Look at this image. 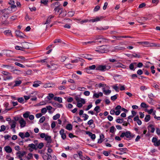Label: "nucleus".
I'll use <instances>...</instances> for the list:
<instances>
[{
    "mask_svg": "<svg viewBox=\"0 0 160 160\" xmlns=\"http://www.w3.org/2000/svg\"><path fill=\"white\" fill-rule=\"evenodd\" d=\"M109 87L108 86H107L105 87H103L102 88V90L103 92L106 95H108L111 92Z\"/></svg>",
    "mask_w": 160,
    "mask_h": 160,
    "instance_id": "obj_1",
    "label": "nucleus"
},
{
    "mask_svg": "<svg viewBox=\"0 0 160 160\" xmlns=\"http://www.w3.org/2000/svg\"><path fill=\"white\" fill-rule=\"evenodd\" d=\"M9 124L10 125V128L14 132H15V129L16 126V122L14 120H12L8 122Z\"/></svg>",
    "mask_w": 160,
    "mask_h": 160,
    "instance_id": "obj_2",
    "label": "nucleus"
},
{
    "mask_svg": "<svg viewBox=\"0 0 160 160\" xmlns=\"http://www.w3.org/2000/svg\"><path fill=\"white\" fill-rule=\"evenodd\" d=\"M1 72L3 75L7 76V77L6 78V79L7 80L11 79L12 78V77L11 76V73L7 71L2 70L1 71Z\"/></svg>",
    "mask_w": 160,
    "mask_h": 160,
    "instance_id": "obj_3",
    "label": "nucleus"
},
{
    "mask_svg": "<svg viewBox=\"0 0 160 160\" xmlns=\"http://www.w3.org/2000/svg\"><path fill=\"white\" fill-rule=\"evenodd\" d=\"M26 153V152L25 151H23L22 152L19 151L16 153L17 158H22L25 155Z\"/></svg>",
    "mask_w": 160,
    "mask_h": 160,
    "instance_id": "obj_4",
    "label": "nucleus"
},
{
    "mask_svg": "<svg viewBox=\"0 0 160 160\" xmlns=\"http://www.w3.org/2000/svg\"><path fill=\"white\" fill-rule=\"evenodd\" d=\"M2 67L6 68L8 69H9L11 72H13L14 71H15V70H16V69L14 67L12 66L11 65H3L2 66Z\"/></svg>",
    "mask_w": 160,
    "mask_h": 160,
    "instance_id": "obj_5",
    "label": "nucleus"
},
{
    "mask_svg": "<svg viewBox=\"0 0 160 160\" xmlns=\"http://www.w3.org/2000/svg\"><path fill=\"white\" fill-rule=\"evenodd\" d=\"M19 136L22 139L25 138H28L30 136V134L28 132H26L24 134V132H20L18 134Z\"/></svg>",
    "mask_w": 160,
    "mask_h": 160,
    "instance_id": "obj_6",
    "label": "nucleus"
},
{
    "mask_svg": "<svg viewBox=\"0 0 160 160\" xmlns=\"http://www.w3.org/2000/svg\"><path fill=\"white\" fill-rule=\"evenodd\" d=\"M96 69L102 71H105L106 70V66L105 65H101L97 66Z\"/></svg>",
    "mask_w": 160,
    "mask_h": 160,
    "instance_id": "obj_7",
    "label": "nucleus"
},
{
    "mask_svg": "<svg viewBox=\"0 0 160 160\" xmlns=\"http://www.w3.org/2000/svg\"><path fill=\"white\" fill-rule=\"evenodd\" d=\"M143 46L146 47H156L157 44L154 43H151L148 42H144Z\"/></svg>",
    "mask_w": 160,
    "mask_h": 160,
    "instance_id": "obj_8",
    "label": "nucleus"
},
{
    "mask_svg": "<svg viewBox=\"0 0 160 160\" xmlns=\"http://www.w3.org/2000/svg\"><path fill=\"white\" fill-rule=\"evenodd\" d=\"M47 66L51 70H52L56 69L57 67V66L56 64H52V63H50V65L47 64Z\"/></svg>",
    "mask_w": 160,
    "mask_h": 160,
    "instance_id": "obj_9",
    "label": "nucleus"
},
{
    "mask_svg": "<svg viewBox=\"0 0 160 160\" xmlns=\"http://www.w3.org/2000/svg\"><path fill=\"white\" fill-rule=\"evenodd\" d=\"M19 122L20 124L21 128H24L26 126V121L23 118H21L19 121Z\"/></svg>",
    "mask_w": 160,
    "mask_h": 160,
    "instance_id": "obj_10",
    "label": "nucleus"
},
{
    "mask_svg": "<svg viewBox=\"0 0 160 160\" xmlns=\"http://www.w3.org/2000/svg\"><path fill=\"white\" fill-rule=\"evenodd\" d=\"M86 133L88 135L92 140L94 141L95 139L96 138V135L95 134H93L92 133L89 131H86Z\"/></svg>",
    "mask_w": 160,
    "mask_h": 160,
    "instance_id": "obj_11",
    "label": "nucleus"
},
{
    "mask_svg": "<svg viewBox=\"0 0 160 160\" xmlns=\"http://www.w3.org/2000/svg\"><path fill=\"white\" fill-rule=\"evenodd\" d=\"M105 46H101L98 49L96 50L95 51L99 53H103L105 52L106 50H105Z\"/></svg>",
    "mask_w": 160,
    "mask_h": 160,
    "instance_id": "obj_12",
    "label": "nucleus"
},
{
    "mask_svg": "<svg viewBox=\"0 0 160 160\" xmlns=\"http://www.w3.org/2000/svg\"><path fill=\"white\" fill-rule=\"evenodd\" d=\"M15 33L17 36L21 38H24L25 36L24 34L22 32L19 30L16 31Z\"/></svg>",
    "mask_w": 160,
    "mask_h": 160,
    "instance_id": "obj_13",
    "label": "nucleus"
},
{
    "mask_svg": "<svg viewBox=\"0 0 160 160\" xmlns=\"http://www.w3.org/2000/svg\"><path fill=\"white\" fill-rule=\"evenodd\" d=\"M137 66V63L136 62H133L131 63L129 65V68L130 69L134 71L135 70V68H136Z\"/></svg>",
    "mask_w": 160,
    "mask_h": 160,
    "instance_id": "obj_14",
    "label": "nucleus"
},
{
    "mask_svg": "<svg viewBox=\"0 0 160 160\" xmlns=\"http://www.w3.org/2000/svg\"><path fill=\"white\" fill-rule=\"evenodd\" d=\"M59 133L61 135L62 138L64 140L66 137V134L64 133V130L63 129H62L59 132Z\"/></svg>",
    "mask_w": 160,
    "mask_h": 160,
    "instance_id": "obj_15",
    "label": "nucleus"
},
{
    "mask_svg": "<svg viewBox=\"0 0 160 160\" xmlns=\"http://www.w3.org/2000/svg\"><path fill=\"white\" fill-rule=\"evenodd\" d=\"M49 103H51L54 107L57 108H62V104L58 103H56L53 102H50Z\"/></svg>",
    "mask_w": 160,
    "mask_h": 160,
    "instance_id": "obj_16",
    "label": "nucleus"
},
{
    "mask_svg": "<svg viewBox=\"0 0 160 160\" xmlns=\"http://www.w3.org/2000/svg\"><path fill=\"white\" fill-rule=\"evenodd\" d=\"M114 49L112 50V52L117 51L119 50H123L125 48L120 46H116L114 47Z\"/></svg>",
    "mask_w": 160,
    "mask_h": 160,
    "instance_id": "obj_17",
    "label": "nucleus"
},
{
    "mask_svg": "<svg viewBox=\"0 0 160 160\" xmlns=\"http://www.w3.org/2000/svg\"><path fill=\"white\" fill-rule=\"evenodd\" d=\"M84 60L82 58H78L75 60H72L71 61V63H76L78 62V61H80L82 62H83L84 61Z\"/></svg>",
    "mask_w": 160,
    "mask_h": 160,
    "instance_id": "obj_18",
    "label": "nucleus"
},
{
    "mask_svg": "<svg viewBox=\"0 0 160 160\" xmlns=\"http://www.w3.org/2000/svg\"><path fill=\"white\" fill-rule=\"evenodd\" d=\"M38 92H32V93H30V95H29V96H24V99L26 100H28L30 98V97H31L32 96L31 95L32 94V95H33H33H37L38 94Z\"/></svg>",
    "mask_w": 160,
    "mask_h": 160,
    "instance_id": "obj_19",
    "label": "nucleus"
},
{
    "mask_svg": "<svg viewBox=\"0 0 160 160\" xmlns=\"http://www.w3.org/2000/svg\"><path fill=\"white\" fill-rule=\"evenodd\" d=\"M4 150L7 153H10L12 152V148L8 146H7L4 147Z\"/></svg>",
    "mask_w": 160,
    "mask_h": 160,
    "instance_id": "obj_20",
    "label": "nucleus"
},
{
    "mask_svg": "<svg viewBox=\"0 0 160 160\" xmlns=\"http://www.w3.org/2000/svg\"><path fill=\"white\" fill-rule=\"evenodd\" d=\"M103 96V93L101 92H99L98 93H94L93 94V98H98L100 96L102 97Z\"/></svg>",
    "mask_w": 160,
    "mask_h": 160,
    "instance_id": "obj_21",
    "label": "nucleus"
},
{
    "mask_svg": "<svg viewBox=\"0 0 160 160\" xmlns=\"http://www.w3.org/2000/svg\"><path fill=\"white\" fill-rule=\"evenodd\" d=\"M95 39L96 40H98V42H104L105 40V39L103 38L101 36H97L96 37Z\"/></svg>",
    "mask_w": 160,
    "mask_h": 160,
    "instance_id": "obj_22",
    "label": "nucleus"
},
{
    "mask_svg": "<svg viewBox=\"0 0 160 160\" xmlns=\"http://www.w3.org/2000/svg\"><path fill=\"white\" fill-rule=\"evenodd\" d=\"M45 140L47 141L48 143H50L52 141L51 137L48 135H46L45 138Z\"/></svg>",
    "mask_w": 160,
    "mask_h": 160,
    "instance_id": "obj_23",
    "label": "nucleus"
},
{
    "mask_svg": "<svg viewBox=\"0 0 160 160\" xmlns=\"http://www.w3.org/2000/svg\"><path fill=\"white\" fill-rule=\"evenodd\" d=\"M83 58L88 59V60H91L93 59L92 56L88 54H84L83 55Z\"/></svg>",
    "mask_w": 160,
    "mask_h": 160,
    "instance_id": "obj_24",
    "label": "nucleus"
},
{
    "mask_svg": "<svg viewBox=\"0 0 160 160\" xmlns=\"http://www.w3.org/2000/svg\"><path fill=\"white\" fill-rule=\"evenodd\" d=\"M41 84V82L40 81H38L37 82H34L32 85V86L34 87L37 88L40 86V85Z\"/></svg>",
    "mask_w": 160,
    "mask_h": 160,
    "instance_id": "obj_25",
    "label": "nucleus"
},
{
    "mask_svg": "<svg viewBox=\"0 0 160 160\" xmlns=\"http://www.w3.org/2000/svg\"><path fill=\"white\" fill-rule=\"evenodd\" d=\"M118 149L122 153V154L126 153V152L128 151V150L126 148H120Z\"/></svg>",
    "mask_w": 160,
    "mask_h": 160,
    "instance_id": "obj_26",
    "label": "nucleus"
},
{
    "mask_svg": "<svg viewBox=\"0 0 160 160\" xmlns=\"http://www.w3.org/2000/svg\"><path fill=\"white\" fill-rule=\"evenodd\" d=\"M53 99L55 101H57L60 103L62 102V98L61 97H54Z\"/></svg>",
    "mask_w": 160,
    "mask_h": 160,
    "instance_id": "obj_27",
    "label": "nucleus"
},
{
    "mask_svg": "<svg viewBox=\"0 0 160 160\" xmlns=\"http://www.w3.org/2000/svg\"><path fill=\"white\" fill-rule=\"evenodd\" d=\"M15 84L13 85L14 87H16L19 86L21 83L22 81L21 80H16L14 81Z\"/></svg>",
    "mask_w": 160,
    "mask_h": 160,
    "instance_id": "obj_28",
    "label": "nucleus"
},
{
    "mask_svg": "<svg viewBox=\"0 0 160 160\" xmlns=\"http://www.w3.org/2000/svg\"><path fill=\"white\" fill-rule=\"evenodd\" d=\"M101 18L98 17H97L96 18L93 19H92L90 20V21L92 22H98L101 20Z\"/></svg>",
    "mask_w": 160,
    "mask_h": 160,
    "instance_id": "obj_29",
    "label": "nucleus"
},
{
    "mask_svg": "<svg viewBox=\"0 0 160 160\" xmlns=\"http://www.w3.org/2000/svg\"><path fill=\"white\" fill-rule=\"evenodd\" d=\"M54 96V95L53 93H49L47 97V98L48 100H50L53 98Z\"/></svg>",
    "mask_w": 160,
    "mask_h": 160,
    "instance_id": "obj_30",
    "label": "nucleus"
},
{
    "mask_svg": "<svg viewBox=\"0 0 160 160\" xmlns=\"http://www.w3.org/2000/svg\"><path fill=\"white\" fill-rule=\"evenodd\" d=\"M11 31L9 30H7L5 31L3 33L4 34L7 36H10L12 35Z\"/></svg>",
    "mask_w": 160,
    "mask_h": 160,
    "instance_id": "obj_31",
    "label": "nucleus"
},
{
    "mask_svg": "<svg viewBox=\"0 0 160 160\" xmlns=\"http://www.w3.org/2000/svg\"><path fill=\"white\" fill-rule=\"evenodd\" d=\"M52 18H53L52 16H50L49 17H48L47 18V20L46 21V22L45 23H43V24L45 25L46 24H47L50 23L51 21V19Z\"/></svg>",
    "mask_w": 160,
    "mask_h": 160,
    "instance_id": "obj_32",
    "label": "nucleus"
},
{
    "mask_svg": "<svg viewBox=\"0 0 160 160\" xmlns=\"http://www.w3.org/2000/svg\"><path fill=\"white\" fill-rule=\"evenodd\" d=\"M30 112L28 111H27L23 114V117L24 118H26L28 117Z\"/></svg>",
    "mask_w": 160,
    "mask_h": 160,
    "instance_id": "obj_33",
    "label": "nucleus"
},
{
    "mask_svg": "<svg viewBox=\"0 0 160 160\" xmlns=\"http://www.w3.org/2000/svg\"><path fill=\"white\" fill-rule=\"evenodd\" d=\"M148 129L150 132L152 133L154 132L155 131V128L152 126V125H150L148 126Z\"/></svg>",
    "mask_w": 160,
    "mask_h": 160,
    "instance_id": "obj_34",
    "label": "nucleus"
},
{
    "mask_svg": "<svg viewBox=\"0 0 160 160\" xmlns=\"http://www.w3.org/2000/svg\"><path fill=\"white\" fill-rule=\"evenodd\" d=\"M60 115L58 113L57 114L55 115L52 118L54 120H56L57 119L59 118L60 117Z\"/></svg>",
    "mask_w": 160,
    "mask_h": 160,
    "instance_id": "obj_35",
    "label": "nucleus"
},
{
    "mask_svg": "<svg viewBox=\"0 0 160 160\" xmlns=\"http://www.w3.org/2000/svg\"><path fill=\"white\" fill-rule=\"evenodd\" d=\"M75 14V12L73 11H69L68 13V17H72Z\"/></svg>",
    "mask_w": 160,
    "mask_h": 160,
    "instance_id": "obj_36",
    "label": "nucleus"
},
{
    "mask_svg": "<svg viewBox=\"0 0 160 160\" xmlns=\"http://www.w3.org/2000/svg\"><path fill=\"white\" fill-rule=\"evenodd\" d=\"M72 126L70 124H68L66 126V128L68 130H71L72 129Z\"/></svg>",
    "mask_w": 160,
    "mask_h": 160,
    "instance_id": "obj_37",
    "label": "nucleus"
},
{
    "mask_svg": "<svg viewBox=\"0 0 160 160\" xmlns=\"http://www.w3.org/2000/svg\"><path fill=\"white\" fill-rule=\"evenodd\" d=\"M66 68L68 69H71L72 68L74 67V65L71 64H68L65 65Z\"/></svg>",
    "mask_w": 160,
    "mask_h": 160,
    "instance_id": "obj_38",
    "label": "nucleus"
},
{
    "mask_svg": "<svg viewBox=\"0 0 160 160\" xmlns=\"http://www.w3.org/2000/svg\"><path fill=\"white\" fill-rule=\"evenodd\" d=\"M150 119V116L149 115H146L145 116V117L144 118V120L145 122H148Z\"/></svg>",
    "mask_w": 160,
    "mask_h": 160,
    "instance_id": "obj_39",
    "label": "nucleus"
},
{
    "mask_svg": "<svg viewBox=\"0 0 160 160\" xmlns=\"http://www.w3.org/2000/svg\"><path fill=\"white\" fill-rule=\"evenodd\" d=\"M125 136L127 138H129L131 137V134L129 131H127L125 132Z\"/></svg>",
    "mask_w": 160,
    "mask_h": 160,
    "instance_id": "obj_40",
    "label": "nucleus"
},
{
    "mask_svg": "<svg viewBox=\"0 0 160 160\" xmlns=\"http://www.w3.org/2000/svg\"><path fill=\"white\" fill-rule=\"evenodd\" d=\"M94 110L96 111L97 113L99 112H100V108L99 106H96L94 109Z\"/></svg>",
    "mask_w": 160,
    "mask_h": 160,
    "instance_id": "obj_41",
    "label": "nucleus"
},
{
    "mask_svg": "<svg viewBox=\"0 0 160 160\" xmlns=\"http://www.w3.org/2000/svg\"><path fill=\"white\" fill-rule=\"evenodd\" d=\"M47 112V109L46 108H42L41 110V113L42 114H45Z\"/></svg>",
    "mask_w": 160,
    "mask_h": 160,
    "instance_id": "obj_42",
    "label": "nucleus"
},
{
    "mask_svg": "<svg viewBox=\"0 0 160 160\" xmlns=\"http://www.w3.org/2000/svg\"><path fill=\"white\" fill-rule=\"evenodd\" d=\"M140 106L142 108H147L149 107V106L147 105L145 103L142 102L141 103Z\"/></svg>",
    "mask_w": 160,
    "mask_h": 160,
    "instance_id": "obj_43",
    "label": "nucleus"
},
{
    "mask_svg": "<svg viewBox=\"0 0 160 160\" xmlns=\"http://www.w3.org/2000/svg\"><path fill=\"white\" fill-rule=\"evenodd\" d=\"M116 67L118 68H125V66L120 63H118L116 65Z\"/></svg>",
    "mask_w": 160,
    "mask_h": 160,
    "instance_id": "obj_44",
    "label": "nucleus"
},
{
    "mask_svg": "<svg viewBox=\"0 0 160 160\" xmlns=\"http://www.w3.org/2000/svg\"><path fill=\"white\" fill-rule=\"evenodd\" d=\"M28 147L35 150L37 149V148H36V146L33 143L29 144L28 145Z\"/></svg>",
    "mask_w": 160,
    "mask_h": 160,
    "instance_id": "obj_45",
    "label": "nucleus"
},
{
    "mask_svg": "<svg viewBox=\"0 0 160 160\" xmlns=\"http://www.w3.org/2000/svg\"><path fill=\"white\" fill-rule=\"evenodd\" d=\"M116 130L115 128L113 126H112L110 129V132L112 133H114Z\"/></svg>",
    "mask_w": 160,
    "mask_h": 160,
    "instance_id": "obj_46",
    "label": "nucleus"
},
{
    "mask_svg": "<svg viewBox=\"0 0 160 160\" xmlns=\"http://www.w3.org/2000/svg\"><path fill=\"white\" fill-rule=\"evenodd\" d=\"M17 100H18V101L20 103H24V99L22 97V98H18L17 99Z\"/></svg>",
    "mask_w": 160,
    "mask_h": 160,
    "instance_id": "obj_47",
    "label": "nucleus"
},
{
    "mask_svg": "<svg viewBox=\"0 0 160 160\" xmlns=\"http://www.w3.org/2000/svg\"><path fill=\"white\" fill-rule=\"evenodd\" d=\"M118 96V94H117L113 96H111V100L113 101H115L117 99Z\"/></svg>",
    "mask_w": 160,
    "mask_h": 160,
    "instance_id": "obj_48",
    "label": "nucleus"
},
{
    "mask_svg": "<svg viewBox=\"0 0 160 160\" xmlns=\"http://www.w3.org/2000/svg\"><path fill=\"white\" fill-rule=\"evenodd\" d=\"M33 158V155L31 153H29L28 154V155L27 157V158L28 160H29Z\"/></svg>",
    "mask_w": 160,
    "mask_h": 160,
    "instance_id": "obj_49",
    "label": "nucleus"
},
{
    "mask_svg": "<svg viewBox=\"0 0 160 160\" xmlns=\"http://www.w3.org/2000/svg\"><path fill=\"white\" fill-rule=\"evenodd\" d=\"M47 147L48 148L47 149L48 152L49 153H51L53 152L52 150L50 148V145H49Z\"/></svg>",
    "mask_w": 160,
    "mask_h": 160,
    "instance_id": "obj_50",
    "label": "nucleus"
},
{
    "mask_svg": "<svg viewBox=\"0 0 160 160\" xmlns=\"http://www.w3.org/2000/svg\"><path fill=\"white\" fill-rule=\"evenodd\" d=\"M6 158L8 160H13L14 158L12 157L9 155H7L6 156Z\"/></svg>",
    "mask_w": 160,
    "mask_h": 160,
    "instance_id": "obj_51",
    "label": "nucleus"
},
{
    "mask_svg": "<svg viewBox=\"0 0 160 160\" xmlns=\"http://www.w3.org/2000/svg\"><path fill=\"white\" fill-rule=\"evenodd\" d=\"M6 128L5 125H2L1 126V129H0V132L4 131L6 129Z\"/></svg>",
    "mask_w": 160,
    "mask_h": 160,
    "instance_id": "obj_52",
    "label": "nucleus"
},
{
    "mask_svg": "<svg viewBox=\"0 0 160 160\" xmlns=\"http://www.w3.org/2000/svg\"><path fill=\"white\" fill-rule=\"evenodd\" d=\"M15 48L17 50H20L21 51H23L24 49V48H23L18 46H16L15 47Z\"/></svg>",
    "mask_w": 160,
    "mask_h": 160,
    "instance_id": "obj_53",
    "label": "nucleus"
},
{
    "mask_svg": "<svg viewBox=\"0 0 160 160\" xmlns=\"http://www.w3.org/2000/svg\"><path fill=\"white\" fill-rule=\"evenodd\" d=\"M15 64L16 65L18 66L21 68H25V66L24 65H22L21 64H20L19 63H18L17 62H15Z\"/></svg>",
    "mask_w": 160,
    "mask_h": 160,
    "instance_id": "obj_54",
    "label": "nucleus"
},
{
    "mask_svg": "<svg viewBox=\"0 0 160 160\" xmlns=\"http://www.w3.org/2000/svg\"><path fill=\"white\" fill-rule=\"evenodd\" d=\"M43 146H44L43 143L42 142H41L38 144V145L37 146V148L39 149H41V148H42V147H43Z\"/></svg>",
    "mask_w": 160,
    "mask_h": 160,
    "instance_id": "obj_55",
    "label": "nucleus"
},
{
    "mask_svg": "<svg viewBox=\"0 0 160 160\" xmlns=\"http://www.w3.org/2000/svg\"><path fill=\"white\" fill-rule=\"evenodd\" d=\"M112 88L117 92H119V87L117 86V84H116L115 85H114L113 86Z\"/></svg>",
    "mask_w": 160,
    "mask_h": 160,
    "instance_id": "obj_56",
    "label": "nucleus"
},
{
    "mask_svg": "<svg viewBox=\"0 0 160 160\" xmlns=\"http://www.w3.org/2000/svg\"><path fill=\"white\" fill-rule=\"evenodd\" d=\"M77 101H78L81 103H82V104H84L85 103V99L83 98H81L78 100H77Z\"/></svg>",
    "mask_w": 160,
    "mask_h": 160,
    "instance_id": "obj_57",
    "label": "nucleus"
},
{
    "mask_svg": "<svg viewBox=\"0 0 160 160\" xmlns=\"http://www.w3.org/2000/svg\"><path fill=\"white\" fill-rule=\"evenodd\" d=\"M45 120V118L44 116H43L42 117L39 119V122L41 123H42L44 122V121Z\"/></svg>",
    "mask_w": 160,
    "mask_h": 160,
    "instance_id": "obj_58",
    "label": "nucleus"
},
{
    "mask_svg": "<svg viewBox=\"0 0 160 160\" xmlns=\"http://www.w3.org/2000/svg\"><path fill=\"white\" fill-rule=\"evenodd\" d=\"M66 107L67 108L70 109L73 107V105L71 104L68 103L66 105Z\"/></svg>",
    "mask_w": 160,
    "mask_h": 160,
    "instance_id": "obj_59",
    "label": "nucleus"
},
{
    "mask_svg": "<svg viewBox=\"0 0 160 160\" xmlns=\"http://www.w3.org/2000/svg\"><path fill=\"white\" fill-rule=\"evenodd\" d=\"M56 122H55V121H53L51 124V128L53 129V128H54L55 126H56Z\"/></svg>",
    "mask_w": 160,
    "mask_h": 160,
    "instance_id": "obj_60",
    "label": "nucleus"
},
{
    "mask_svg": "<svg viewBox=\"0 0 160 160\" xmlns=\"http://www.w3.org/2000/svg\"><path fill=\"white\" fill-rule=\"evenodd\" d=\"M153 109L152 108L150 110L146 109V111L149 114H151L153 112Z\"/></svg>",
    "mask_w": 160,
    "mask_h": 160,
    "instance_id": "obj_61",
    "label": "nucleus"
},
{
    "mask_svg": "<svg viewBox=\"0 0 160 160\" xmlns=\"http://www.w3.org/2000/svg\"><path fill=\"white\" fill-rule=\"evenodd\" d=\"M83 117L84 118V120L86 121L88 119L89 116L86 114H83Z\"/></svg>",
    "mask_w": 160,
    "mask_h": 160,
    "instance_id": "obj_62",
    "label": "nucleus"
},
{
    "mask_svg": "<svg viewBox=\"0 0 160 160\" xmlns=\"http://www.w3.org/2000/svg\"><path fill=\"white\" fill-rule=\"evenodd\" d=\"M154 145L156 147L159 146L160 145V140H158V141L154 143Z\"/></svg>",
    "mask_w": 160,
    "mask_h": 160,
    "instance_id": "obj_63",
    "label": "nucleus"
},
{
    "mask_svg": "<svg viewBox=\"0 0 160 160\" xmlns=\"http://www.w3.org/2000/svg\"><path fill=\"white\" fill-rule=\"evenodd\" d=\"M88 68L90 69V70H94L96 68V67L95 65H92V66H89Z\"/></svg>",
    "mask_w": 160,
    "mask_h": 160,
    "instance_id": "obj_64",
    "label": "nucleus"
}]
</instances>
